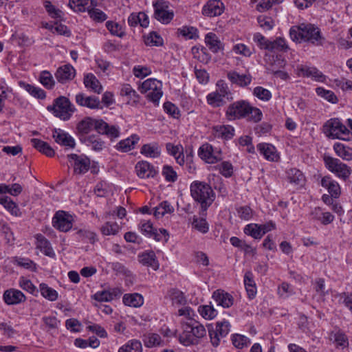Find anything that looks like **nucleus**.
I'll return each instance as SVG.
<instances>
[{
	"mask_svg": "<svg viewBox=\"0 0 352 352\" xmlns=\"http://www.w3.org/2000/svg\"><path fill=\"white\" fill-rule=\"evenodd\" d=\"M123 302L129 307H139L143 305L144 299L142 295L137 293L125 294L123 296Z\"/></svg>",
	"mask_w": 352,
	"mask_h": 352,
	"instance_id": "4c0bfd02",
	"label": "nucleus"
},
{
	"mask_svg": "<svg viewBox=\"0 0 352 352\" xmlns=\"http://www.w3.org/2000/svg\"><path fill=\"white\" fill-rule=\"evenodd\" d=\"M206 335L204 325L195 320L185 324L182 333L179 336V341L185 346L197 344L199 340Z\"/></svg>",
	"mask_w": 352,
	"mask_h": 352,
	"instance_id": "7ed1b4c3",
	"label": "nucleus"
},
{
	"mask_svg": "<svg viewBox=\"0 0 352 352\" xmlns=\"http://www.w3.org/2000/svg\"><path fill=\"white\" fill-rule=\"evenodd\" d=\"M75 69L71 65H65L60 67L55 74L56 78L62 84L72 80L75 77Z\"/></svg>",
	"mask_w": 352,
	"mask_h": 352,
	"instance_id": "aec40b11",
	"label": "nucleus"
},
{
	"mask_svg": "<svg viewBox=\"0 0 352 352\" xmlns=\"http://www.w3.org/2000/svg\"><path fill=\"white\" fill-rule=\"evenodd\" d=\"M96 132L107 136L111 140L117 138L120 135V130L118 126L109 125L102 119H98L97 120Z\"/></svg>",
	"mask_w": 352,
	"mask_h": 352,
	"instance_id": "2eb2a0df",
	"label": "nucleus"
},
{
	"mask_svg": "<svg viewBox=\"0 0 352 352\" xmlns=\"http://www.w3.org/2000/svg\"><path fill=\"white\" fill-rule=\"evenodd\" d=\"M244 233L250 235L255 239L262 238V233L260 230L259 225L257 223H250L244 228Z\"/></svg>",
	"mask_w": 352,
	"mask_h": 352,
	"instance_id": "8fccbe9b",
	"label": "nucleus"
},
{
	"mask_svg": "<svg viewBox=\"0 0 352 352\" xmlns=\"http://www.w3.org/2000/svg\"><path fill=\"white\" fill-rule=\"evenodd\" d=\"M214 135L224 140H230L234 135V129L230 125H217L213 126Z\"/></svg>",
	"mask_w": 352,
	"mask_h": 352,
	"instance_id": "c85d7f7f",
	"label": "nucleus"
},
{
	"mask_svg": "<svg viewBox=\"0 0 352 352\" xmlns=\"http://www.w3.org/2000/svg\"><path fill=\"white\" fill-rule=\"evenodd\" d=\"M140 262L144 265L151 267L154 270L159 268L158 261L156 260V256L153 251L142 253L139 256Z\"/></svg>",
	"mask_w": 352,
	"mask_h": 352,
	"instance_id": "72a5a7b5",
	"label": "nucleus"
},
{
	"mask_svg": "<svg viewBox=\"0 0 352 352\" xmlns=\"http://www.w3.org/2000/svg\"><path fill=\"white\" fill-rule=\"evenodd\" d=\"M253 94L263 101H269L272 98V94L268 89L259 86L254 89Z\"/></svg>",
	"mask_w": 352,
	"mask_h": 352,
	"instance_id": "680f3d73",
	"label": "nucleus"
},
{
	"mask_svg": "<svg viewBox=\"0 0 352 352\" xmlns=\"http://www.w3.org/2000/svg\"><path fill=\"white\" fill-rule=\"evenodd\" d=\"M223 11L224 5L219 0H209L202 8V14L209 17L219 16Z\"/></svg>",
	"mask_w": 352,
	"mask_h": 352,
	"instance_id": "a211bd4d",
	"label": "nucleus"
},
{
	"mask_svg": "<svg viewBox=\"0 0 352 352\" xmlns=\"http://www.w3.org/2000/svg\"><path fill=\"white\" fill-rule=\"evenodd\" d=\"M97 120L98 119L91 117H85L77 124L76 131L80 139H84V137H87L86 135L93 130L96 131Z\"/></svg>",
	"mask_w": 352,
	"mask_h": 352,
	"instance_id": "dca6fc26",
	"label": "nucleus"
},
{
	"mask_svg": "<svg viewBox=\"0 0 352 352\" xmlns=\"http://www.w3.org/2000/svg\"><path fill=\"white\" fill-rule=\"evenodd\" d=\"M198 155L200 158L209 164H214L222 160L221 151L220 149L214 148L208 144H204L198 151Z\"/></svg>",
	"mask_w": 352,
	"mask_h": 352,
	"instance_id": "9b49d317",
	"label": "nucleus"
},
{
	"mask_svg": "<svg viewBox=\"0 0 352 352\" xmlns=\"http://www.w3.org/2000/svg\"><path fill=\"white\" fill-rule=\"evenodd\" d=\"M120 230V226L116 223L107 222L103 225L100 231L104 235H115Z\"/></svg>",
	"mask_w": 352,
	"mask_h": 352,
	"instance_id": "052dcab7",
	"label": "nucleus"
},
{
	"mask_svg": "<svg viewBox=\"0 0 352 352\" xmlns=\"http://www.w3.org/2000/svg\"><path fill=\"white\" fill-rule=\"evenodd\" d=\"M212 298L218 305L222 306L223 308H229L233 305V297L223 290L218 289L214 292Z\"/></svg>",
	"mask_w": 352,
	"mask_h": 352,
	"instance_id": "b1692460",
	"label": "nucleus"
},
{
	"mask_svg": "<svg viewBox=\"0 0 352 352\" xmlns=\"http://www.w3.org/2000/svg\"><path fill=\"white\" fill-rule=\"evenodd\" d=\"M205 43L213 53H217L223 48L222 43L214 33L210 32L206 35Z\"/></svg>",
	"mask_w": 352,
	"mask_h": 352,
	"instance_id": "c9c22d12",
	"label": "nucleus"
},
{
	"mask_svg": "<svg viewBox=\"0 0 352 352\" xmlns=\"http://www.w3.org/2000/svg\"><path fill=\"white\" fill-rule=\"evenodd\" d=\"M76 102L80 106L89 109H101V102L98 97L85 96L82 93L76 94Z\"/></svg>",
	"mask_w": 352,
	"mask_h": 352,
	"instance_id": "412c9836",
	"label": "nucleus"
},
{
	"mask_svg": "<svg viewBox=\"0 0 352 352\" xmlns=\"http://www.w3.org/2000/svg\"><path fill=\"white\" fill-rule=\"evenodd\" d=\"M289 35L292 40L295 42H309L314 45H322L324 40L320 29L311 23H302L292 27Z\"/></svg>",
	"mask_w": 352,
	"mask_h": 352,
	"instance_id": "f257e3e1",
	"label": "nucleus"
},
{
	"mask_svg": "<svg viewBox=\"0 0 352 352\" xmlns=\"http://www.w3.org/2000/svg\"><path fill=\"white\" fill-rule=\"evenodd\" d=\"M3 300L8 305H17L25 302V296L22 292L15 289H7L3 293Z\"/></svg>",
	"mask_w": 352,
	"mask_h": 352,
	"instance_id": "6ab92c4d",
	"label": "nucleus"
},
{
	"mask_svg": "<svg viewBox=\"0 0 352 352\" xmlns=\"http://www.w3.org/2000/svg\"><path fill=\"white\" fill-rule=\"evenodd\" d=\"M192 227L201 233H206L209 230V225L204 217H193Z\"/></svg>",
	"mask_w": 352,
	"mask_h": 352,
	"instance_id": "603ef678",
	"label": "nucleus"
},
{
	"mask_svg": "<svg viewBox=\"0 0 352 352\" xmlns=\"http://www.w3.org/2000/svg\"><path fill=\"white\" fill-rule=\"evenodd\" d=\"M53 226L61 232L72 228V217L64 211H58L52 219Z\"/></svg>",
	"mask_w": 352,
	"mask_h": 352,
	"instance_id": "ddd939ff",
	"label": "nucleus"
},
{
	"mask_svg": "<svg viewBox=\"0 0 352 352\" xmlns=\"http://www.w3.org/2000/svg\"><path fill=\"white\" fill-rule=\"evenodd\" d=\"M162 87L161 81L155 78H149L142 83L140 90L142 94L146 93L148 100L157 105L163 94Z\"/></svg>",
	"mask_w": 352,
	"mask_h": 352,
	"instance_id": "0eeeda50",
	"label": "nucleus"
},
{
	"mask_svg": "<svg viewBox=\"0 0 352 352\" xmlns=\"http://www.w3.org/2000/svg\"><path fill=\"white\" fill-rule=\"evenodd\" d=\"M36 248L39 249L47 256L52 258L55 256V253L50 241L42 234H38L36 236Z\"/></svg>",
	"mask_w": 352,
	"mask_h": 352,
	"instance_id": "c756f323",
	"label": "nucleus"
},
{
	"mask_svg": "<svg viewBox=\"0 0 352 352\" xmlns=\"http://www.w3.org/2000/svg\"><path fill=\"white\" fill-rule=\"evenodd\" d=\"M143 342L146 347L152 348L160 346L163 341L159 334L149 333L144 335Z\"/></svg>",
	"mask_w": 352,
	"mask_h": 352,
	"instance_id": "79ce46f5",
	"label": "nucleus"
},
{
	"mask_svg": "<svg viewBox=\"0 0 352 352\" xmlns=\"http://www.w3.org/2000/svg\"><path fill=\"white\" fill-rule=\"evenodd\" d=\"M316 91L318 96L324 98L327 101L333 104L338 102V98L332 91L324 89L323 87H318Z\"/></svg>",
	"mask_w": 352,
	"mask_h": 352,
	"instance_id": "5fc2aeb1",
	"label": "nucleus"
},
{
	"mask_svg": "<svg viewBox=\"0 0 352 352\" xmlns=\"http://www.w3.org/2000/svg\"><path fill=\"white\" fill-rule=\"evenodd\" d=\"M326 135L333 139L349 141L352 139V133L338 118L328 120L323 126Z\"/></svg>",
	"mask_w": 352,
	"mask_h": 352,
	"instance_id": "20e7f679",
	"label": "nucleus"
},
{
	"mask_svg": "<svg viewBox=\"0 0 352 352\" xmlns=\"http://www.w3.org/2000/svg\"><path fill=\"white\" fill-rule=\"evenodd\" d=\"M228 78L233 84L241 87H245L250 84L252 78L250 75H240L236 72H230L228 73Z\"/></svg>",
	"mask_w": 352,
	"mask_h": 352,
	"instance_id": "2f4dec72",
	"label": "nucleus"
},
{
	"mask_svg": "<svg viewBox=\"0 0 352 352\" xmlns=\"http://www.w3.org/2000/svg\"><path fill=\"white\" fill-rule=\"evenodd\" d=\"M83 82L85 87L91 89L96 94H100L102 91V86L100 81L91 73L87 74L85 76Z\"/></svg>",
	"mask_w": 352,
	"mask_h": 352,
	"instance_id": "7c9ffc66",
	"label": "nucleus"
},
{
	"mask_svg": "<svg viewBox=\"0 0 352 352\" xmlns=\"http://www.w3.org/2000/svg\"><path fill=\"white\" fill-rule=\"evenodd\" d=\"M321 185L328 190L331 197L337 198L340 194V187L331 177L325 176L321 180Z\"/></svg>",
	"mask_w": 352,
	"mask_h": 352,
	"instance_id": "cd10ccee",
	"label": "nucleus"
},
{
	"mask_svg": "<svg viewBox=\"0 0 352 352\" xmlns=\"http://www.w3.org/2000/svg\"><path fill=\"white\" fill-rule=\"evenodd\" d=\"M287 179L289 183L297 186H302L305 181L302 173L296 168H291L288 170Z\"/></svg>",
	"mask_w": 352,
	"mask_h": 352,
	"instance_id": "e433bc0d",
	"label": "nucleus"
},
{
	"mask_svg": "<svg viewBox=\"0 0 352 352\" xmlns=\"http://www.w3.org/2000/svg\"><path fill=\"white\" fill-rule=\"evenodd\" d=\"M199 312L203 318L207 320H211L214 318L217 311L211 305H202L199 307Z\"/></svg>",
	"mask_w": 352,
	"mask_h": 352,
	"instance_id": "6e6d98bb",
	"label": "nucleus"
},
{
	"mask_svg": "<svg viewBox=\"0 0 352 352\" xmlns=\"http://www.w3.org/2000/svg\"><path fill=\"white\" fill-rule=\"evenodd\" d=\"M139 140V136L136 134H133L130 138L121 140L117 144L116 148L122 152L129 151L134 148V146L138 143Z\"/></svg>",
	"mask_w": 352,
	"mask_h": 352,
	"instance_id": "f704fd0d",
	"label": "nucleus"
},
{
	"mask_svg": "<svg viewBox=\"0 0 352 352\" xmlns=\"http://www.w3.org/2000/svg\"><path fill=\"white\" fill-rule=\"evenodd\" d=\"M47 109L54 116L63 120H68L76 111L74 106L65 96H59L54 100L52 105L47 107Z\"/></svg>",
	"mask_w": 352,
	"mask_h": 352,
	"instance_id": "39448f33",
	"label": "nucleus"
},
{
	"mask_svg": "<svg viewBox=\"0 0 352 352\" xmlns=\"http://www.w3.org/2000/svg\"><path fill=\"white\" fill-rule=\"evenodd\" d=\"M106 27L107 30L111 32V34L122 37L124 34V32L122 28V26L112 21H109L106 23Z\"/></svg>",
	"mask_w": 352,
	"mask_h": 352,
	"instance_id": "13d9d810",
	"label": "nucleus"
},
{
	"mask_svg": "<svg viewBox=\"0 0 352 352\" xmlns=\"http://www.w3.org/2000/svg\"><path fill=\"white\" fill-rule=\"evenodd\" d=\"M230 328V322L225 320L221 322H217L215 327V329H217L221 338H225L228 334Z\"/></svg>",
	"mask_w": 352,
	"mask_h": 352,
	"instance_id": "69168bd1",
	"label": "nucleus"
},
{
	"mask_svg": "<svg viewBox=\"0 0 352 352\" xmlns=\"http://www.w3.org/2000/svg\"><path fill=\"white\" fill-rule=\"evenodd\" d=\"M96 132L107 136L111 140L117 138L120 135V130L118 126L109 125L102 119H98L97 120Z\"/></svg>",
	"mask_w": 352,
	"mask_h": 352,
	"instance_id": "4468645a",
	"label": "nucleus"
},
{
	"mask_svg": "<svg viewBox=\"0 0 352 352\" xmlns=\"http://www.w3.org/2000/svg\"><path fill=\"white\" fill-rule=\"evenodd\" d=\"M31 142L34 148H35L39 152L45 154L46 156L51 157L54 155V150L50 146L47 142L37 138L32 139Z\"/></svg>",
	"mask_w": 352,
	"mask_h": 352,
	"instance_id": "473e14b6",
	"label": "nucleus"
},
{
	"mask_svg": "<svg viewBox=\"0 0 352 352\" xmlns=\"http://www.w3.org/2000/svg\"><path fill=\"white\" fill-rule=\"evenodd\" d=\"M145 44L150 46H160L163 44L162 38L155 32H151L145 38Z\"/></svg>",
	"mask_w": 352,
	"mask_h": 352,
	"instance_id": "bf43d9fd",
	"label": "nucleus"
},
{
	"mask_svg": "<svg viewBox=\"0 0 352 352\" xmlns=\"http://www.w3.org/2000/svg\"><path fill=\"white\" fill-rule=\"evenodd\" d=\"M40 82L47 89H52L55 81L53 76L48 71H43L40 74Z\"/></svg>",
	"mask_w": 352,
	"mask_h": 352,
	"instance_id": "864d4df0",
	"label": "nucleus"
},
{
	"mask_svg": "<svg viewBox=\"0 0 352 352\" xmlns=\"http://www.w3.org/2000/svg\"><path fill=\"white\" fill-rule=\"evenodd\" d=\"M208 333L210 338V342L214 346H219L221 339L222 338L217 331V329H214L212 326L208 327Z\"/></svg>",
	"mask_w": 352,
	"mask_h": 352,
	"instance_id": "338daca9",
	"label": "nucleus"
},
{
	"mask_svg": "<svg viewBox=\"0 0 352 352\" xmlns=\"http://www.w3.org/2000/svg\"><path fill=\"white\" fill-rule=\"evenodd\" d=\"M0 204L4 206L12 215L19 216L20 211L18 206L10 197L3 196L0 197Z\"/></svg>",
	"mask_w": 352,
	"mask_h": 352,
	"instance_id": "37998d69",
	"label": "nucleus"
},
{
	"mask_svg": "<svg viewBox=\"0 0 352 352\" xmlns=\"http://www.w3.org/2000/svg\"><path fill=\"white\" fill-rule=\"evenodd\" d=\"M249 110H251L250 104L248 101L238 100L227 107L226 116L228 120H240L248 116Z\"/></svg>",
	"mask_w": 352,
	"mask_h": 352,
	"instance_id": "1a4fd4ad",
	"label": "nucleus"
},
{
	"mask_svg": "<svg viewBox=\"0 0 352 352\" xmlns=\"http://www.w3.org/2000/svg\"><path fill=\"white\" fill-rule=\"evenodd\" d=\"M69 6L75 12H88L92 6H97L98 2L96 0H69Z\"/></svg>",
	"mask_w": 352,
	"mask_h": 352,
	"instance_id": "393cba45",
	"label": "nucleus"
},
{
	"mask_svg": "<svg viewBox=\"0 0 352 352\" xmlns=\"http://www.w3.org/2000/svg\"><path fill=\"white\" fill-rule=\"evenodd\" d=\"M289 46L285 38L278 37L274 41H270L267 50L271 52H287Z\"/></svg>",
	"mask_w": 352,
	"mask_h": 352,
	"instance_id": "c03bdc74",
	"label": "nucleus"
},
{
	"mask_svg": "<svg viewBox=\"0 0 352 352\" xmlns=\"http://www.w3.org/2000/svg\"><path fill=\"white\" fill-rule=\"evenodd\" d=\"M96 6H92L88 10L89 16L96 22H103L107 19V14L102 10L96 8Z\"/></svg>",
	"mask_w": 352,
	"mask_h": 352,
	"instance_id": "4d7b16f0",
	"label": "nucleus"
},
{
	"mask_svg": "<svg viewBox=\"0 0 352 352\" xmlns=\"http://www.w3.org/2000/svg\"><path fill=\"white\" fill-rule=\"evenodd\" d=\"M140 153L148 157L156 158L160 155V148L157 144H146L142 146Z\"/></svg>",
	"mask_w": 352,
	"mask_h": 352,
	"instance_id": "ea45409f",
	"label": "nucleus"
},
{
	"mask_svg": "<svg viewBox=\"0 0 352 352\" xmlns=\"http://www.w3.org/2000/svg\"><path fill=\"white\" fill-rule=\"evenodd\" d=\"M311 214L315 215L314 217L320 220L323 225L329 224L334 219V216L331 212H321L320 208H315Z\"/></svg>",
	"mask_w": 352,
	"mask_h": 352,
	"instance_id": "09e8293b",
	"label": "nucleus"
},
{
	"mask_svg": "<svg viewBox=\"0 0 352 352\" xmlns=\"http://www.w3.org/2000/svg\"><path fill=\"white\" fill-rule=\"evenodd\" d=\"M325 166L331 173L344 181L349 179L351 174V168L342 163L339 159L324 155L323 157Z\"/></svg>",
	"mask_w": 352,
	"mask_h": 352,
	"instance_id": "6e6552de",
	"label": "nucleus"
},
{
	"mask_svg": "<svg viewBox=\"0 0 352 352\" xmlns=\"http://www.w3.org/2000/svg\"><path fill=\"white\" fill-rule=\"evenodd\" d=\"M257 148L265 159L270 161H277L279 158L276 148L271 144L260 143Z\"/></svg>",
	"mask_w": 352,
	"mask_h": 352,
	"instance_id": "a878e982",
	"label": "nucleus"
},
{
	"mask_svg": "<svg viewBox=\"0 0 352 352\" xmlns=\"http://www.w3.org/2000/svg\"><path fill=\"white\" fill-rule=\"evenodd\" d=\"M336 153L344 160L349 161L352 160V149L345 146L341 143H336L333 146Z\"/></svg>",
	"mask_w": 352,
	"mask_h": 352,
	"instance_id": "a19ab883",
	"label": "nucleus"
},
{
	"mask_svg": "<svg viewBox=\"0 0 352 352\" xmlns=\"http://www.w3.org/2000/svg\"><path fill=\"white\" fill-rule=\"evenodd\" d=\"M155 18L163 23H168L173 18L174 13L169 10V3L164 0H157L153 3Z\"/></svg>",
	"mask_w": 352,
	"mask_h": 352,
	"instance_id": "9d476101",
	"label": "nucleus"
},
{
	"mask_svg": "<svg viewBox=\"0 0 352 352\" xmlns=\"http://www.w3.org/2000/svg\"><path fill=\"white\" fill-rule=\"evenodd\" d=\"M162 175L167 182H174L177 179V173L173 170V167L168 165H165L162 169Z\"/></svg>",
	"mask_w": 352,
	"mask_h": 352,
	"instance_id": "0e129e2a",
	"label": "nucleus"
},
{
	"mask_svg": "<svg viewBox=\"0 0 352 352\" xmlns=\"http://www.w3.org/2000/svg\"><path fill=\"white\" fill-rule=\"evenodd\" d=\"M192 198L201 204L202 215L214 201V192L210 185L205 182L195 181L190 185Z\"/></svg>",
	"mask_w": 352,
	"mask_h": 352,
	"instance_id": "f03ea898",
	"label": "nucleus"
},
{
	"mask_svg": "<svg viewBox=\"0 0 352 352\" xmlns=\"http://www.w3.org/2000/svg\"><path fill=\"white\" fill-rule=\"evenodd\" d=\"M44 6L46 11L52 18L58 19L61 17L62 11L53 6L51 1H45L44 2Z\"/></svg>",
	"mask_w": 352,
	"mask_h": 352,
	"instance_id": "e2e57ef3",
	"label": "nucleus"
},
{
	"mask_svg": "<svg viewBox=\"0 0 352 352\" xmlns=\"http://www.w3.org/2000/svg\"><path fill=\"white\" fill-rule=\"evenodd\" d=\"M118 352H142V346L140 341L132 340L121 346Z\"/></svg>",
	"mask_w": 352,
	"mask_h": 352,
	"instance_id": "de8ad7c7",
	"label": "nucleus"
},
{
	"mask_svg": "<svg viewBox=\"0 0 352 352\" xmlns=\"http://www.w3.org/2000/svg\"><path fill=\"white\" fill-rule=\"evenodd\" d=\"M232 342L233 345L237 349H243L245 346H248L250 343V340L248 338L241 334H234L232 336Z\"/></svg>",
	"mask_w": 352,
	"mask_h": 352,
	"instance_id": "3c124183",
	"label": "nucleus"
},
{
	"mask_svg": "<svg viewBox=\"0 0 352 352\" xmlns=\"http://www.w3.org/2000/svg\"><path fill=\"white\" fill-rule=\"evenodd\" d=\"M122 292L118 288H113L110 290H104L101 292H97L94 294V299L100 302H109L121 296Z\"/></svg>",
	"mask_w": 352,
	"mask_h": 352,
	"instance_id": "bb28decb",
	"label": "nucleus"
},
{
	"mask_svg": "<svg viewBox=\"0 0 352 352\" xmlns=\"http://www.w3.org/2000/svg\"><path fill=\"white\" fill-rule=\"evenodd\" d=\"M19 85L34 98L38 99H44L46 97L45 91L40 87H35L24 82H20Z\"/></svg>",
	"mask_w": 352,
	"mask_h": 352,
	"instance_id": "58836bf2",
	"label": "nucleus"
},
{
	"mask_svg": "<svg viewBox=\"0 0 352 352\" xmlns=\"http://www.w3.org/2000/svg\"><path fill=\"white\" fill-rule=\"evenodd\" d=\"M192 53L195 54V57L197 58L201 62L208 63L210 60V56L206 52V49H201L199 51V48L192 47Z\"/></svg>",
	"mask_w": 352,
	"mask_h": 352,
	"instance_id": "774afa93",
	"label": "nucleus"
},
{
	"mask_svg": "<svg viewBox=\"0 0 352 352\" xmlns=\"http://www.w3.org/2000/svg\"><path fill=\"white\" fill-rule=\"evenodd\" d=\"M39 289L41 295L50 301H55L58 297V292L45 283H41Z\"/></svg>",
	"mask_w": 352,
	"mask_h": 352,
	"instance_id": "a18cd8bd",
	"label": "nucleus"
},
{
	"mask_svg": "<svg viewBox=\"0 0 352 352\" xmlns=\"http://www.w3.org/2000/svg\"><path fill=\"white\" fill-rule=\"evenodd\" d=\"M80 141L87 145H91L92 149L96 151H100L103 148L104 142L97 138L95 135H90L84 137V139L80 138Z\"/></svg>",
	"mask_w": 352,
	"mask_h": 352,
	"instance_id": "49530a36",
	"label": "nucleus"
},
{
	"mask_svg": "<svg viewBox=\"0 0 352 352\" xmlns=\"http://www.w3.org/2000/svg\"><path fill=\"white\" fill-rule=\"evenodd\" d=\"M52 136L54 138L56 142L62 146H68L72 148H74L76 146L74 138L68 133L60 129H55L53 131Z\"/></svg>",
	"mask_w": 352,
	"mask_h": 352,
	"instance_id": "5701e85b",
	"label": "nucleus"
},
{
	"mask_svg": "<svg viewBox=\"0 0 352 352\" xmlns=\"http://www.w3.org/2000/svg\"><path fill=\"white\" fill-rule=\"evenodd\" d=\"M217 87V89L215 91L207 96V101L210 104L214 107H220L225 103L223 101L224 98H226L228 100H232L233 99L232 94L224 80H218Z\"/></svg>",
	"mask_w": 352,
	"mask_h": 352,
	"instance_id": "423d86ee",
	"label": "nucleus"
},
{
	"mask_svg": "<svg viewBox=\"0 0 352 352\" xmlns=\"http://www.w3.org/2000/svg\"><path fill=\"white\" fill-rule=\"evenodd\" d=\"M137 175L140 178L154 177L157 174L155 168L146 161H141L135 165Z\"/></svg>",
	"mask_w": 352,
	"mask_h": 352,
	"instance_id": "4be33fe9",
	"label": "nucleus"
},
{
	"mask_svg": "<svg viewBox=\"0 0 352 352\" xmlns=\"http://www.w3.org/2000/svg\"><path fill=\"white\" fill-rule=\"evenodd\" d=\"M296 75L302 77H311L314 80L323 82L325 76L317 68L307 65H298L296 69Z\"/></svg>",
	"mask_w": 352,
	"mask_h": 352,
	"instance_id": "f3484780",
	"label": "nucleus"
},
{
	"mask_svg": "<svg viewBox=\"0 0 352 352\" xmlns=\"http://www.w3.org/2000/svg\"><path fill=\"white\" fill-rule=\"evenodd\" d=\"M69 162L74 167L76 174L82 175L87 173L90 167V160L84 155L70 154L67 155Z\"/></svg>",
	"mask_w": 352,
	"mask_h": 352,
	"instance_id": "f8f14e48",
	"label": "nucleus"
}]
</instances>
